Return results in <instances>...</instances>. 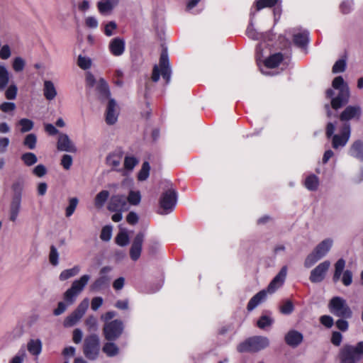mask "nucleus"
<instances>
[{"mask_svg":"<svg viewBox=\"0 0 363 363\" xmlns=\"http://www.w3.org/2000/svg\"><path fill=\"white\" fill-rule=\"evenodd\" d=\"M308 40V33L306 30L297 31L294 33V42L299 46L305 45Z\"/></svg>","mask_w":363,"mask_h":363,"instance_id":"37","label":"nucleus"},{"mask_svg":"<svg viewBox=\"0 0 363 363\" xmlns=\"http://www.w3.org/2000/svg\"><path fill=\"white\" fill-rule=\"evenodd\" d=\"M345 267V261L343 259H340L337 261L335 264L334 281H337L340 279Z\"/></svg>","mask_w":363,"mask_h":363,"instance_id":"44","label":"nucleus"},{"mask_svg":"<svg viewBox=\"0 0 363 363\" xmlns=\"http://www.w3.org/2000/svg\"><path fill=\"white\" fill-rule=\"evenodd\" d=\"M363 354V342L355 346L345 345L338 354L339 363H358Z\"/></svg>","mask_w":363,"mask_h":363,"instance_id":"5","label":"nucleus"},{"mask_svg":"<svg viewBox=\"0 0 363 363\" xmlns=\"http://www.w3.org/2000/svg\"><path fill=\"white\" fill-rule=\"evenodd\" d=\"M284 339L288 345L296 347L302 342L303 336L300 332L291 330L286 334Z\"/></svg>","mask_w":363,"mask_h":363,"instance_id":"20","label":"nucleus"},{"mask_svg":"<svg viewBox=\"0 0 363 363\" xmlns=\"http://www.w3.org/2000/svg\"><path fill=\"white\" fill-rule=\"evenodd\" d=\"M79 200L77 197H72L69 199L68 206L65 208V216L69 218L74 213L78 205Z\"/></svg>","mask_w":363,"mask_h":363,"instance_id":"43","label":"nucleus"},{"mask_svg":"<svg viewBox=\"0 0 363 363\" xmlns=\"http://www.w3.org/2000/svg\"><path fill=\"white\" fill-rule=\"evenodd\" d=\"M280 311L284 314H290L294 311V305L291 301H285L280 307Z\"/></svg>","mask_w":363,"mask_h":363,"instance_id":"61","label":"nucleus"},{"mask_svg":"<svg viewBox=\"0 0 363 363\" xmlns=\"http://www.w3.org/2000/svg\"><path fill=\"white\" fill-rule=\"evenodd\" d=\"M274 320L269 315H262L257 320V325L260 329H264L265 328L272 325Z\"/></svg>","mask_w":363,"mask_h":363,"instance_id":"51","label":"nucleus"},{"mask_svg":"<svg viewBox=\"0 0 363 363\" xmlns=\"http://www.w3.org/2000/svg\"><path fill=\"white\" fill-rule=\"evenodd\" d=\"M123 323L120 320H113L104 324L103 332L106 340L114 341L123 333Z\"/></svg>","mask_w":363,"mask_h":363,"instance_id":"12","label":"nucleus"},{"mask_svg":"<svg viewBox=\"0 0 363 363\" xmlns=\"http://www.w3.org/2000/svg\"><path fill=\"white\" fill-rule=\"evenodd\" d=\"M22 201L11 200L9 210V219L16 223L21 211Z\"/></svg>","mask_w":363,"mask_h":363,"instance_id":"22","label":"nucleus"},{"mask_svg":"<svg viewBox=\"0 0 363 363\" xmlns=\"http://www.w3.org/2000/svg\"><path fill=\"white\" fill-rule=\"evenodd\" d=\"M320 322L328 328H331L334 323L333 318L331 316L327 315L320 316Z\"/></svg>","mask_w":363,"mask_h":363,"instance_id":"62","label":"nucleus"},{"mask_svg":"<svg viewBox=\"0 0 363 363\" xmlns=\"http://www.w3.org/2000/svg\"><path fill=\"white\" fill-rule=\"evenodd\" d=\"M330 267V262L328 260L320 263L311 272L310 281L313 283L322 281L325 279Z\"/></svg>","mask_w":363,"mask_h":363,"instance_id":"14","label":"nucleus"},{"mask_svg":"<svg viewBox=\"0 0 363 363\" xmlns=\"http://www.w3.org/2000/svg\"><path fill=\"white\" fill-rule=\"evenodd\" d=\"M90 278V275L84 274L72 282L71 287L64 293L63 298L65 303L63 301L58 303L57 307L53 311L55 315H61L66 311L67 306L75 302L77 297L84 290Z\"/></svg>","mask_w":363,"mask_h":363,"instance_id":"1","label":"nucleus"},{"mask_svg":"<svg viewBox=\"0 0 363 363\" xmlns=\"http://www.w3.org/2000/svg\"><path fill=\"white\" fill-rule=\"evenodd\" d=\"M77 65L84 70L88 69L91 66V60L89 57L80 55L77 59Z\"/></svg>","mask_w":363,"mask_h":363,"instance_id":"52","label":"nucleus"},{"mask_svg":"<svg viewBox=\"0 0 363 363\" xmlns=\"http://www.w3.org/2000/svg\"><path fill=\"white\" fill-rule=\"evenodd\" d=\"M16 104L13 102H4L0 105V110L4 113H9L14 111Z\"/></svg>","mask_w":363,"mask_h":363,"instance_id":"63","label":"nucleus"},{"mask_svg":"<svg viewBox=\"0 0 363 363\" xmlns=\"http://www.w3.org/2000/svg\"><path fill=\"white\" fill-rule=\"evenodd\" d=\"M117 104L113 99H109L106 111V122L108 125H113L117 121Z\"/></svg>","mask_w":363,"mask_h":363,"instance_id":"18","label":"nucleus"},{"mask_svg":"<svg viewBox=\"0 0 363 363\" xmlns=\"http://www.w3.org/2000/svg\"><path fill=\"white\" fill-rule=\"evenodd\" d=\"M123 159V152L121 149H117L110 153L106 157V164L112 167L115 170H118Z\"/></svg>","mask_w":363,"mask_h":363,"instance_id":"21","label":"nucleus"},{"mask_svg":"<svg viewBox=\"0 0 363 363\" xmlns=\"http://www.w3.org/2000/svg\"><path fill=\"white\" fill-rule=\"evenodd\" d=\"M130 205H136V192L130 191L128 197L122 195L113 196L108 205L111 211H127Z\"/></svg>","mask_w":363,"mask_h":363,"instance_id":"6","label":"nucleus"},{"mask_svg":"<svg viewBox=\"0 0 363 363\" xmlns=\"http://www.w3.org/2000/svg\"><path fill=\"white\" fill-rule=\"evenodd\" d=\"M72 157L69 155H64L61 159V164L66 170L70 169L72 164Z\"/></svg>","mask_w":363,"mask_h":363,"instance_id":"60","label":"nucleus"},{"mask_svg":"<svg viewBox=\"0 0 363 363\" xmlns=\"http://www.w3.org/2000/svg\"><path fill=\"white\" fill-rule=\"evenodd\" d=\"M47 168L42 164H38L32 170V173L40 178L43 177L47 174Z\"/></svg>","mask_w":363,"mask_h":363,"instance_id":"57","label":"nucleus"},{"mask_svg":"<svg viewBox=\"0 0 363 363\" xmlns=\"http://www.w3.org/2000/svg\"><path fill=\"white\" fill-rule=\"evenodd\" d=\"M177 203L176 192L169 189L163 193L160 199V205L155 206L156 211L160 215H167L172 212Z\"/></svg>","mask_w":363,"mask_h":363,"instance_id":"9","label":"nucleus"},{"mask_svg":"<svg viewBox=\"0 0 363 363\" xmlns=\"http://www.w3.org/2000/svg\"><path fill=\"white\" fill-rule=\"evenodd\" d=\"M84 315L82 313L74 310L69 316H67L65 321L64 325L65 327H71L76 324Z\"/></svg>","mask_w":363,"mask_h":363,"instance_id":"33","label":"nucleus"},{"mask_svg":"<svg viewBox=\"0 0 363 363\" xmlns=\"http://www.w3.org/2000/svg\"><path fill=\"white\" fill-rule=\"evenodd\" d=\"M43 344L40 339H31L27 344L28 351L34 356L38 357L42 352Z\"/></svg>","mask_w":363,"mask_h":363,"instance_id":"28","label":"nucleus"},{"mask_svg":"<svg viewBox=\"0 0 363 363\" xmlns=\"http://www.w3.org/2000/svg\"><path fill=\"white\" fill-rule=\"evenodd\" d=\"M81 270V268L78 265L74 266L72 268L63 270L60 276L59 279L60 281H65L71 277L77 275Z\"/></svg>","mask_w":363,"mask_h":363,"instance_id":"35","label":"nucleus"},{"mask_svg":"<svg viewBox=\"0 0 363 363\" xmlns=\"http://www.w3.org/2000/svg\"><path fill=\"white\" fill-rule=\"evenodd\" d=\"M10 73L5 65H0V91H4L9 85Z\"/></svg>","mask_w":363,"mask_h":363,"instance_id":"29","label":"nucleus"},{"mask_svg":"<svg viewBox=\"0 0 363 363\" xmlns=\"http://www.w3.org/2000/svg\"><path fill=\"white\" fill-rule=\"evenodd\" d=\"M49 261L50 264L54 267H56L59 264V253L57 249L54 245L50 246Z\"/></svg>","mask_w":363,"mask_h":363,"instance_id":"50","label":"nucleus"},{"mask_svg":"<svg viewBox=\"0 0 363 363\" xmlns=\"http://www.w3.org/2000/svg\"><path fill=\"white\" fill-rule=\"evenodd\" d=\"M102 350L108 357H114L118 354L119 349L115 343L109 342L104 344Z\"/></svg>","mask_w":363,"mask_h":363,"instance_id":"41","label":"nucleus"},{"mask_svg":"<svg viewBox=\"0 0 363 363\" xmlns=\"http://www.w3.org/2000/svg\"><path fill=\"white\" fill-rule=\"evenodd\" d=\"M109 192L107 190H103L96 194L94 199V205L96 208H101L104 206L109 197Z\"/></svg>","mask_w":363,"mask_h":363,"instance_id":"39","label":"nucleus"},{"mask_svg":"<svg viewBox=\"0 0 363 363\" xmlns=\"http://www.w3.org/2000/svg\"><path fill=\"white\" fill-rule=\"evenodd\" d=\"M336 124L329 122L325 128V135L327 138H331L332 147L338 150L344 147L348 143L351 135V127L347 123H344L340 130L339 133L335 134Z\"/></svg>","mask_w":363,"mask_h":363,"instance_id":"2","label":"nucleus"},{"mask_svg":"<svg viewBox=\"0 0 363 363\" xmlns=\"http://www.w3.org/2000/svg\"><path fill=\"white\" fill-rule=\"evenodd\" d=\"M267 290H262L256 294L248 302L247 308L248 311H252L261 303L264 301L267 296Z\"/></svg>","mask_w":363,"mask_h":363,"instance_id":"23","label":"nucleus"},{"mask_svg":"<svg viewBox=\"0 0 363 363\" xmlns=\"http://www.w3.org/2000/svg\"><path fill=\"white\" fill-rule=\"evenodd\" d=\"M116 242L119 246L123 247L129 243V236L125 231L121 230L116 237Z\"/></svg>","mask_w":363,"mask_h":363,"instance_id":"46","label":"nucleus"},{"mask_svg":"<svg viewBox=\"0 0 363 363\" xmlns=\"http://www.w3.org/2000/svg\"><path fill=\"white\" fill-rule=\"evenodd\" d=\"M349 153L351 156L363 160V142L359 140L354 141L350 148Z\"/></svg>","mask_w":363,"mask_h":363,"instance_id":"27","label":"nucleus"},{"mask_svg":"<svg viewBox=\"0 0 363 363\" xmlns=\"http://www.w3.org/2000/svg\"><path fill=\"white\" fill-rule=\"evenodd\" d=\"M26 356V352L24 350H20L9 362V363H23L24 357Z\"/></svg>","mask_w":363,"mask_h":363,"instance_id":"64","label":"nucleus"},{"mask_svg":"<svg viewBox=\"0 0 363 363\" xmlns=\"http://www.w3.org/2000/svg\"><path fill=\"white\" fill-rule=\"evenodd\" d=\"M24 182L23 179L16 180L11 185L13 191L12 200L22 201Z\"/></svg>","mask_w":363,"mask_h":363,"instance_id":"25","label":"nucleus"},{"mask_svg":"<svg viewBox=\"0 0 363 363\" xmlns=\"http://www.w3.org/2000/svg\"><path fill=\"white\" fill-rule=\"evenodd\" d=\"M26 62L21 57H16L12 62V67L16 72H22L25 67Z\"/></svg>","mask_w":363,"mask_h":363,"instance_id":"55","label":"nucleus"},{"mask_svg":"<svg viewBox=\"0 0 363 363\" xmlns=\"http://www.w3.org/2000/svg\"><path fill=\"white\" fill-rule=\"evenodd\" d=\"M362 114V109L360 105L354 104L347 106L340 114V119L342 121H359Z\"/></svg>","mask_w":363,"mask_h":363,"instance_id":"13","label":"nucleus"},{"mask_svg":"<svg viewBox=\"0 0 363 363\" xmlns=\"http://www.w3.org/2000/svg\"><path fill=\"white\" fill-rule=\"evenodd\" d=\"M112 236V227L111 225H106L103 227L100 238L105 242H108L111 240Z\"/></svg>","mask_w":363,"mask_h":363,"instance_id":"56","label":"nucleus"},{"mask_svg":"<svg viewBox=\"0 0 363 363\" xmlns=\"http://www.w3.org/2000/svg\"><path fill=\"white\" fill-rule=\"evenodd\" d=\"M57 147L60 151L75 152L77 148L69 136L65 133H60L58 137Z\"/></svg>","mask_w":363,"mask_h":363,"instance_id":"16","label":"nucleus"},{"mask_svg":"<svg viewBox=\"0 0 363 363\" xmlns=\"http://www.w3.org/2000/svg\"><path fill=\"white\" fill-rule=\"evenodd\" d=\"M110 278L107 276H100L90 286L92 291H99L108 286Z\"/></svg>","mask_w":363,"mask_h":363,"instance_id":"26","label":"nucleus"},{"mask_svg":"<svg viewBox=\"0 0 363 363\" xmlns=\"http://www.w3.org/2000/svg\"><path fill=\"white\" fill-rule=\"evenodd\" d=\"M21 160L27 167L34 165L38 162V157L33 152H27L21 155Z\"/></svg>","mask_w":363,"mask_h":363,"instance_id":"40","label":"nucleus"},{"mask_svg":"<svg viewBox=\"0 0 363 363\" xmlns=\"http://www.w3.org/2000/svg\"><path fill=\"white\" fill-rule=\"evenodd\" d=\"M287 274V267L284 266L279 272L269 283L267 290L268 293L272 294L280 288L284 283Z\"/></svg>","mask_w":363,"mask_h":363,"instance_id":"15","label":"nucleus"},{"mask_svg":"<svg viewBox=\"0 0 363 363\" xmlns=\"http://www.w3.org/2000/svg\"><path fill=\"white\" fill-rule=\"evenodd\" d=\"M328 309L334 315L349 318L352 316V311L346 301L339 296H335L328 303Z\"/></svg>","mask_w":363,"mask_h":363,"instance_id":"10","label":"nucleus"},{"mask_svg":"<svg viewBox=\"0 0 363 363\" xmlns=\"http://www.w3.org/2000/svg\"><path fill=\"white\" fill-rule=\"evenodd\" d=\"M116 23L111 21L104 25V33L106 36L111 37L116 34Z\"/></svg>","mask_w":363,"mask_h":363,"instance_id":"47","label":"nucleus"},{"mask_svg":"<svg viewBox=\"0 0 363 363\" xmlns=\"http://www.w3.org/2000/svg\"><path fill=\"white\" fill-rule=\"evenodd\" d=\"M125 40L120 37L113 38L108 44L110 52L116 57L121 56L125 51Z\"/></svg>","mask_w":363,"mask_h":363,"instance_id":"17","label":"nucleus"},{"mask_svg":"<svg viewBox=\"0 0 363 363\" xmlns=\"http://www.w3.org/2000/svg\"><path fill=\"white\" fill-rule=\"evenodd\" d=\"M85 325L89 332H96L98 330V321L94 315H89L86 318Z\"/></svg>","mask_w":363,"mask_h":363,"instance_id":"49","label":"nucleus"},{"mask_svg":"<svg viewBox=\"0 0 363 363\" xmlns=\"http://www.w3.org/2000/svg\"><path fill=\"white\" fill-rule=\"evenodd\" d=\"M57 94L54 83L50 80H45L43 82V95L48 100H53Z\"/></svg>","mask_w":363,"mask_h":363,"instance_id":"24","label":"nucleus"},{"mask_svg":"<svg viewBox=\"0 0 363 363\" xmlns=\"http://www.w3.org/2000/svg\"><path fill=\"white\" fill-rule=\"evenodd\" d=\"M136 165V158L134 157H125L124 160V168L122 169L123 174L125 176L129 175V174L133 170Z\"/></svg>","mask_w":363,"mask_h":363,"instance_id":"38","label":"nucleus"},{"mask_svg":"<svg viewBox=\"0 0 363 363\" xmlns=\"http://www.w3.org/2000/svg\"><path fill=\"white\" fill-rule=\"evenodd\" d=\"M162 75L163 79L168 83L171 77V69L169 67L168 55L167 51L164 50L162 52L159 65H155L152 71V81L156 82L160 79V75Z\"/></svg>","mask_w":363,"mask_h":363,"instance_id":"8","label":"nucleus"},{"mask_svg":"<svg viewBox=\"0 0 363 363\" xmlns=\"http://www.w3.org/2000/svg\"><path fill=\"white\" fill-rule=\"evenodd\" d=\"M305 187L309 191H316L319 186V179L315 174L306 177L304 181Z\"/></svg>","mask_w":363,"mask_h":363,"instance_id":"31","label":"nucleus"},{"mask_svg":"<svg viewBox=\"0 0 363 363\" xmlns=\"http://www.w3.org/2000/svg\"><path fill=\"white\" fill-rule=\"evenodd\" d=\"M278 2V0H257L255 2L256 10L259 11L264 8L272 7Z\"/></svg>","mask_w":363,"mask_h":363,"instance_id":"54","label":"nucleus"},{"mask_svg":"<svg viewBox=\"0 0 363 363\" xmlns=\"http://www.w3.org/2000/svg\"><path fill=\"white\" fill-rule=\"evenodd\" d=\"M346 67V62L345 60H337L333 67V73H340L345 71Z\"/></svg>","mask_w":363,"mask_h":363,"instance_id":"59","label":"nucleus"},{"mask_svg":"<svg viewBox=\"0 0 363 363\" xmlns=\"http://www.w3.org/2000/svg\"><path fill=\"white\" fill-rule=\"evenodd\" d=\"M100 351L99 337L96 334L87 335L84 341L83 352L90 360L97 359Z\"/></svg>","mask_w":363,"mask_h":363,"instance_id":"11","label":"nucleus"},{"mask_svg":"<svg viewBox=\"0 0 363 363\" xmlns=\"http://www.w3.org/2000/svg\"><path fill=\"white\" fill-rule=\"evenodd\" d=\"M37 136L34 133H29L26 135L23 145L29 150H34L36 147Z\"/></svg>","mask_w":363,"mask_h":363,"instance_id":"42","label":"nucleus"},{"mask_svg":"<svg viewBox=\"0 0 363 363\" xmlns=\"http://www.w3.org/2000/svg\"><path fill=\"white\" fill-rule=\"evenodd\" d=\"M84 315L82 313L74 310L69 316H67L65 321L64 325L65 327H71L76 324Z\"/></svg>","mask_w":363,"mask_h":363,"instance_id":"32","label":"nucleus"},{"mask_svg":"<svg viewBox=\"0 0 363 363\" xmlns=\"http://www.w3.org/2000/svg\"><path fill=\"white\" fill-rule=\"evenodd\" d=\"M269 345V340L267 337L255 336L240 343L237 350L240 353L256 352L267 347Z\"/></svg>","mask_w":363,"mask_h":363,"instance_id":"7","label":"nucleus"},{"mask_svg":"<svg viewBox=\"0 0 363 363\" xmlns=\"http://www.w3.org/2000/svg\"><path fill=\"white\" fill-rule=\"evenodd\" d=\"M333 245V240L332 238H326L321 241L306 258L305 267H311L329 252Z\"/></svg>","mask_w":363,"mask_h":363,"instance_id":"4","label":"nucleus"},{"mask_svg":"<svg viewBox=\"0 0 363 363\" xmlns=\"http://www.w3.org/2000/svg\"><path fill=\"white\" fill-rule=\"evenodd\" d=\"M150 171V164L147 162H143L139 173H138V180H140V181L146 180L149 177Z\"/></svg>","mask_w":363,"mask_h":363,"instance_id":"45","label":"nucleus"},{"mask_svg":"<svg viewBox=\"0 0 363 363\" xmlns=\"http://www.w3.org/2000/svg\"><path fill=\"white\" fill-rule=\"evenodd\" d=\"M18 88L15 84H11L5 89V96L9 100H13L17 95Z\"/></svg>","mask_w":363,"mask_h":363,"instance_id":"53","label":"nucleus"},{"mask_svg":"<svg viewBox=\"0 0 363 363\" xmlns=\"http://www.w3.org/2000/svg\"><path fill=\"white\" fill-rule=\"evenodd\" d=\"M11 55V50L9 45L6 44L0 48V59L6 60H8Z\"/></svg>","mask_w":363,"mask_h":363,"instance_id":"58","label":"nucleus"},{"mask_svg":"<svg viewBox=\"0 0 363 363\" xmlns=\"http://www.w3.org/2000/svg\"><path fill=\"white\" fill-rule=\"evenodd\" d=\"M116 5L108 0H101L97 3V7L101 14L104 16L111 13Z\"/></svg>","mask_w":363,"mask_h":363,"instance_id":"30","label":"nucleus"},{"mask_svg":"<svg viewBox=\"0 0 363 363\" xmlns=\"http://www.w3.org/2000/svg\"><path fill=\"white\" fill-rule=\"evenodd\" d=\"M283 60L282 55L277 53L271 55L264 61V66L266 68H274L277 67Z\"/></svg>","mask_w":363,"mask_h":363,"instance_id":"36","label":"nucleus"},{"mask_svg":"<svg viewBox=\"0 0 363 363\" xmlns=\"http://www.w3.org/2000/svg\"><path fill=\"white\" fill-rule=\"evenodd\" d=\"M333 87L339 91L338 95L336 97H333L334 93L332 89H328L326 91V95L328 97L332 98L331 106L334 109H338L343 104L348 102L350 99V89L342 77H337L333 79Z\"/></svg>","mask_w":363,"mask_h":363,"instance_id":"3","label":"nucleus"},{"mask_svg":"<svg viewBox=\"0 0 363 363\" xmlns=\"http://www.w3.org/2000/svg\"><path fill=\"white\" fill-rule=\"evenodd\" d=\"M18 125L21 126V132L26 133L31 130L33 128V122L28 118H21L18 121Z\"/></svg>","mask_w":363,"mask_h":363,"instance_id":"48","label":"nucleus"},{"mask_svg":"<svg viewBox=\"0 0 363 363\" xmlns=\"http://www.w3.org/2000/svg\"><path fill=\"white\" fill-rule=\"evenodd\" d=\"M95 88L97 96L100 101H104L106 99L109 100V99H111L110 97L111 92L109 90V86L104 79L100 78L98 80L97 85Z\"/></svg>","mask_w":363,"mask_h":363,"instance_id":"19","label":"nucleus"},{"mask_svg":"<svg viewBox=\"0 0 363 363\" xmlns=\"http://www.w3.org/2000/svg\"><path fill=\"white\" fill-rule=\"evenodd\" d=\"M84 315L82 313L74 310L69 316H67L65 321L64 325L65 327H71L76 324Z\"/></svg>","mask_w":363,"mask_h":363,"instance_id":"34","label":"nucleus"}]
</instances>
